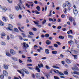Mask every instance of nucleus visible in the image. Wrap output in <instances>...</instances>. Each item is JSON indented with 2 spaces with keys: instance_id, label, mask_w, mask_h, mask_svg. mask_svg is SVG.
I'll return each instance as SVG.
<instances>
[{
  "instance_id": "1",
  "label": "nucleus",
  "mask_w": 79,
  "mask_h": 79,
  "mask_svg": "<svg viewBox=\"0 0 79 79\" xmlns=\"http://www.w3.org/2000/svg\"><path fill=\"white\" fill-rule=\"evenodd\" d=\"M24 72H25V74H29V72H28L27 70L24 69H21L20 71V73L21 75H22V77H24Z\"/></svg>"
},
{
  "instance_id": "2",
  "label": "nucleus",
  "mask_w": 79,
  "mask_h": 79,
  "mask_svg": "<svg viewBox=\"0 0 79 79\" xmlns=\"http://www.w3.org/2000/svg\"><path fill=\"white\" fill-rule=\"evenodd\" d=\"M2 19L4 22H6L8 21V18L5 16H2Z\"/></svg>"
},
{
  "instance_id": "3",
  "label": "nucleus",
  "mask_w": 79,
  "mask_h": 79,
  "mask_svg": "<svg viewBox=\"0 0 79 79\" xmlns=\"http://www.w3.org/2000/svg\"><path fill=\"white\" fill-rule=\"evenodd\" d=\"M8 29L9 30H10V31H13V29H13V25L11 24H9L8 25Z\"/></svg>"
},
{
  "instance_id": "4",
  "label": "nucleus",
  "mask_w": 79,
  "mask_h": 79,
  "mask_svg": "<svg viewBox=\"0 0 79 79\" xmlns=\"http://www.w3.org/2000/svg\"><path fill=\"white\" fill-rule=\"evenodd\" d=\"M23 47L25 48H27V47H29L28 44H26V43H23Z\"/></svg>"
},
{
  "instance_id": "5",
  "label": "nucleus",
  "mask_w": 79,
  "mask_h": 79,
  "mask_svg": "<svg viewBox=\"0 0 79 79\" xmlns=\"http://www.w3.org/2000/svg\"><path fill=\"white\" fill-rule=\"evenodd\" d=\"M10 53L11 55H15L16 54V52L13 49L10 50Z\"/></svg>"
},
{
  "instance_id": "6",
  "label": "nucleus",
  "mask_w": 79,
  "mask_h": 79,
  "mask_svg": "<svg viewBox=\"0 0 79 79\" xmlns=\"http://www.w3.org/2000/svg\"><path fill=\"white\" fill-rule=\"evenodd\" d=\"M2 10L3 12H6L7 10V9L6 7L4 6L2 7Z\"/></svg>"
},
{
  "instance_id": "7",
  "label": "nucleus",
  "mask_w": 79,
  "mask_h": 79,
  "mask_svg": "<svg viewBox=\"0 0 79 79\" xmlns=\"http://www.w3.org/2000/svg\"><path fill=\"white\" fill-rule=\"evenodd\" d=\"M72 69L73 71H76V70L77 71H79V68L77 67H75L74 68H72Z\"/></svg>"
},
{
  "instance_id": "8",
  "label": "nucleus",
  "mask_w": 79,
  "mask_h": 79,
  "mask_svg": "<svg viewBox=\"0 0 79 79\" xmlns=\"http://www.w3.org/2000/svg\"><path fill=\"white\" fill-rule=\"evenodd\" d=\"M65 61L66 63H68V64H69L71 63V60L68 59H66Z\"/></svg>"
},
{
  "instance_id": "9",
  "label": "nucleus",
  "mask_w": 79,
  "mask_h": 79,
  "mask_svg": "<svg viewBox=\"0 0 79 79\" xmlns=\"http://www.w3.org/2000/svg\"><path fill=\"white\" fill-rule=\"evenodd\" d=\"M3 74L4 76H7L8 75V72L5 70L3 71Z\"/></svg>"
},
{
  "instance_id": "10",
  "label": "nucleus",
  "mask_w": 79,
  "mask_h": 79,
  "mask_svg": "<svg viewBox=\"0 0 79 79\" xmlns=\"http://www.w3.org/2000/svg\"><path fill=\"white\" fill-rule=\"evenodd\" d=\"M73 12L75 15H77V13L78 12H77V10H73Z\"/></svg>"
},
{
  "instance_id": "11",
  "label": "nucleus",
  "mask_w": 79,
  "mask_h": 79,
  "mask_svg": "<svg viewBox=\"0 0 79 79\" xmlns=\"http://www.w3.org/2000/svg\"><path fill=\"white\" fill-rule=\"evenodd\" d=\"M33 22L35 24H36L37 25H39L40 24V23H39V21L38 20H37L36 21H33Z\"/></svg>"
},
{
  "instance_id": "12",
  "label": "nucleus",
  "mask_w": 79,
  "mask_h": 79,
  "mask_svg": "<svg viewBox=\"0 0 79 79\" xmlns=\"http://www.w3.org/2000/svg\"><path fill=\"white\" fill-rule=\"evenodd\" d=\"M27 58H28V59L27 60V61L28 62H30V63H32V60L30 59V58H31V57H27Z\"/></svg>"
},
{
  "instance_id": "13",
  "label": "nucleus",
  "mask_w": 79,
  "mask_h": 79,
  "mask_svg": "<svg viewBox=\"0 0 79 79\" xmlns=\"http://www.w3.org/2000/svg\"><path fill=\"white\" fill-rule=\"evenodd\" d=\"M4 25L5 23H4L3 22H2L1 20H0V26H3Z\"/></svg>"
},
{
  "instance_id": "14",
  "label": "nucleus",
  "mask_w": 79,
  "mask_h": 79,
  "mask_svg": "<svg viewBox=\"0 0 79 79\" xmlns=\"http://www.w3.org/2000/svg\"><path fill=\"white\" fill-rule=\"evenodd\" d=\"M38 67L40 68H41V67L42 68H43L44 67L43 64H38Z\"/></svg>"
},
{
  "instance_id": "15",
  "label": "nucleus",
  "mask_w": 79,
  "mask_h": 79,
  "mask_svg": "<svg viewBox=\"0 0 79 79\" xmlns=\"http://www.w3.org/2000/svg\"><path fill=\"white\" fill-rule=\"evenodd\" d=\"M72 74H77L79 75V72L77 71H74L73 73H72Z\"/></svg>"
},
{
  "instance_id": "16",
  "label": "nucleus",
  "mask_w": 79,
  "mask_h": 79,
  "mask_svg": "<svg viewBox=\"0 0 79 79\" xmlns=\"http://www.w3.org/2000/svg\"><path fill=\"white\" fill-rule=\"evenodd\" d=\"M46 44L47 45H50V44H51V42L49 40H47L46 41Z\"/></svg>"
},
{
  "instance_id": "17",
  "label": "nucleus",
  "mask_w": 79,
  "mask_h": 79,
  "mask_svg": "<svg viewBox=\"0 0 79 79\" xmlns=\"http://www.w3.org/2000/svg\"><path fill=\"white\" fill-rule=\"evenodd\" d=\"M45 52L46 54H49V53H50V51H49V50L48 49L46 50Z\"/></svg>"
},
{
  "instance_id": "18",
  "label": "nucleus",
  "mask_w": 79,
  "mask_h": 79,
  "mask_svg": "<svg viewBox=\"0 0 79 79\" xmlns=\"http://www.w3.org/2000/svg\"><path fill=\"white\" fill-rule=\"evenodd\" d=\"M58 75H59V76H64V73L59 72V73H58Z\"/></svg>"
},
{
  "instance_id": "19",
  "label": "nucleus",
  "mask_w": 79,
  "mask_h": 79,
  "mask_svg": "<svg viewBox=\"0 0 79 79\" xmlns=\"http://www.w3.org/2000/svg\"><path fill=\"white\" fill-rule=\"evenodd\" d=\"M4 68L5 69H7L8 68V66L6 65V64H4L3 65Z\"/></svg>"
},
{
  "instance_id": "20",
  "label": "nucleus",
  "mask_w": 79,
  "mask_h": 79,
  "mask_svg": "<svg viewBox=\"0 0 79 79\" xmlns=\"http://www.w3.org/2000/svg\"><path fill=\"white\" fill-rule=\"evenodd\" d=\"M36 69L38 73H40V69H39V67H38V66L36 67Z\"/></svg>"
},
{
  "instance_id": "21",
  "label": "nucleus",
  "mask_w": 79,
  "mask_h": 79,
  "mask_svg": "<svg viewBox=\"0 0 79 79\" xmlns=\"http://www.w3.org/2000/svg\"><path fill=\"white\" fill-rule=\"evenodd\" d=\"M6 55L7 56H11V55L8 52H6Z\"/></svg>"
},
{
  "instance_id": "22",
  "label": "nucleus",
  "mask_w": 79,
  "mask_h": 79,
  "mask_svg": "<svg viewBox=\"0 0 79 79\" xmlns=\"http://www.w3.org/2000/svg\"><path fill=\"white\" fill-rule=\"evenodd\" d=\"M9 16L10 17V19H13V15L11 14H10L9 15Z\"/></svg>"
},
{
  "instance_id": "23",
  "label": "nucleus",
  "mask_w": 79,
  "mask_h": 79,
  "mask_svg": "<svg viewBox=\"0 0 79 79\" xmlns=\"http://www.w3.org/2000/svg\"><path fill=\"white\" fill-rule=\"evenodd\" d=\"M36 77H37V78H39L40 76V74H39L38 73H37L35 74Z\"/></svg>"
},
{
  "instance_id": "24",
  "label": "nucleus",
  "mask_w": 79,
  "mask_h": 79,
  "mask_svg": "<svg viewBox=\"0 0 79 79\" xmlns=\"http://www.w3.org/2000/svg\"><path fill=\"white\" fill-rule=\"evenodd\" d=\"M36 9L39 11H40V6H38L36 7Z\"/></svg>"
},
{
  "instance_id": "25",
  "label": "nucleus",
  "mask_w": 79,
  "mask_h": 79,
  "mask_svg": "<svg viewBox=\"0 0 79 79\" xmlns=\"http://www.w3.org/2000/svg\"><path fill=\"white\" fill-rule=\"evenodd\" d=\"M66 3V4L68 6H69L71 5V4L69 2H68L67 1Z\"/></svg>"
},
{
  "instance_id": "26",
  "label": "nucleus",
  "mask_w": 79,
  "mask_h": 79,
  "mask_svg": "<svg viewBox=\"0 0 79 79\" xmlns=\"http://www.w3.org/2000/svg\"><path fill=\"white\" fill-rule=\"evenodd\" d=\"M68 44H71V45H72V44H73V41L72 40H70V41L68 42Z\"/></svg>"
},
{
  "instance_id": "27",
  "label": "nucleus",
  "mask_w": 79,
  "mask_h": 79,
  "mask_svg": "<svg viewBox=\"0 0 79 79\" xmlns=\"http://www.w3.org/2000/svg\"><path fill=\"white\" fill-rule=\"evenodd\" d=\"M14 29L15 32H19V31L17 28H14Z\"/></svg>"
},
{
  "instance_id": "28",
  "label": "nucleus",
  "mask_w": 79,
  "mask_h": 79,
  "mask_svg": "<svg viewBox=\"0 0 79 79\" xmlns=\"http://www.w3.org/2000/svg\"><path fill=\"white\" fill-rule=\"evenodd\" d=\"M52 54H57V51H53L52 52Z\"/></svg>"
},
{
  "instance_id": "29",
  "label": "nucleus",
  "mask_w": 79,
  "mask_h": 79,
  "mask_svg": "<svg viewBox=\"0 0 79 79\" xmlns=\"http://www.w3.org/2000/svg\"><path fill=\"white\" fill-rule=\"evenodd\" d=\"M53 71L55 73H56L58 75V73H59V71L58 70H56V71L55 70H53Z\"/></svg>"
},
{
  "instance_id": "30",
  "label": "nucleus",
  "mask_w": 79,
  "mask_h": 79,
  "mask_svg": "<svg viewBox=\"0 0 79 79\" xmlns=\"http://www.w3.org/2000/svg\"><path fill=\"white\" fill-rule=\"evenodd\" d=\"M10 37L11 39H15V37L14 36V35H13L12 34L10 35Z\"/></svg>"
},
{
  "instance_id": "31",
  "label": "nucleus",
  "mask_w": 79,
  "mask_h": 79,
  "mask_svg": "<svg viewBox=\"0 0 79 79\" xmlns=\"http://www.w3.org/2000/svg\"><path fill=\"white\" fill-rule=\"evenodd\" d=\"M73 56L74 58V59H75V60H76V59H77V56L76 55H73Z\"/></svg>"
},
{
  "instance_id": "32",
  "label": "nucleus",
  "mask_w": 79,
  "mask_h": 79,
  "mask_svg": "<svg viewBox=\"0 0 79 79\" xmlns=\"http://www.w3.org/2000/svg\"><path fill=\"white\" fill-rule=\"evenodd\" d=\"M49 36L50 35L48 34H47L45 35V37L46 38H48V37H49Z\"/></svg>"
},
{
  "instance_id": "33",
  "label": "nucleus",
  "mask_w": 79,
  "mask_h": 79,
  "mask_svg": "<svg viewBox=\"0 0 79 79\" xmlns=\"http://www.w3.org/2000/svg\"><path fill=\"white\" fill-rule=\"evenodd\" d=\"M64 74H66L67 75H68V72L67 71H64Z\"/></svg>"
},
{
  "instance_id": "34",
  "label": "nucleus",
  "mask_w": 79,
  "mask_h": 79,
  "mask_svg": "<svg viewBox=\"0 0 79 79\" xmlns=\"http://www.w3.org/2000/svg\"><path fill=\"white\" fill-rule=\"evenodd\" d=\"M15 9L16 10H17V11H18V10H19V7H18V6H15Z\"/></svg>"
},
{
  "instance_id": "35",
  "label": "nucleus",
  "mask_w": 79,
  "mask_h": 79,
  "mask_svg": "<svg viewBox=\"0 0 79 79\" xmlns=\"http://www.w3.org/2000/svg\"><path fill=\"white\" fill-rule=\"evenodd\" d=\"M59 39H62V40H63V39H64V37L62 36H61V35L59 36Z\"/></svg>"
},
{
  "instance_id": "36",
  "label": "nucleus",
  "mask_w": 79,
  "mask_h": 79,
  "mask_svg": "<svg viewBox=\"0 0 79 79\" xmlns=\"http://www.w3.org/2000/svg\"><path fill=\"white\" fill-rule=\"evenodd\" d=\"M1 44V45H6V43H5V42H2Z\"/></svg>"
},
{
  "instance_id": "37",
  "label": "nucleus",
  "mask_w": 79,
  "mask_h": 79,
  "mask_svg": "<svg viewBox=\"0 0 79 79\" xmlns=\"http://www.w3.org/2000/svg\"><path fill=\"white\" fill-rule=\"evenodd\" d=\"M7 1L9 3H12L13 0H7Z\"/></svg>"
},
{
  "instance_id": "38",
  "label": "nucleus",
  "mask_w": 79,
  "mask_h": 79,
  "mask_svg": "<svg viewBox=\"0 0 79 79\" xmlns=\"http://www.w3.org/2000/svg\"><path fill=\"white\" fill-rule=\"evenodd\" d=\"M1 79H3L4 78V76L3 75H1L0 76Z\"/></svg>"
},
{
  "instance_id": "39",
  "label": "nucleus",
  "mask_w": 79,
  "mask_h": 79,
  "mask_svg": "<svg viewBox=\"0 0 79 79\" xmlns=\"http://www.w3.org/2000/svg\"><path fill=\"white\" fill-rule=\"evenodd\" d=\"M21 34L23 37H26V35H25L24 33H22Z\"/></svg>"
},
{
  "instance_id": "40",
  "label": "nucleus",
  "mask_w": 79,
  "mask_h": 79,
  "mask_svg": "<svg viewBox=\"0 0 79 79\" xmlns=\"http://www.w3.org/2000/svg\"><path fill=\"white\" fill-rule=\"evenodd\" d=\"M30 35H34V34L32 32L29 31V32Z\"/></svg>"
},
{
  "instance_id": "41",
  "label": "nucleus",
  "mask_w": 79,
  "mask_h": 79,
  "mask_svg": "<svg viewBox=\"0 0 79 79\" xmlns=\"http://www.w3.org/2000/svg\"><path fill=\"white\" fill-rule=\"evenodd\" d=\"M54 46L55 47H56V48L58 47V45L57 44H54Z\"/></svg>"
},
{
  "instance_id": "42",
  "label": "nucleus",
  "mask_w": 79,
  "mask_h": 79,
  "mask_svg": "<svg viewBox=\"0 0 79 79\" xmlns=\"http://www.w3.org/2000/svg\"><path fill=\"white\" fill-rule=\"evenodd\" d=\"M70 32H71V33L73 34V31H72V30H70L69 31H68L67 32V34H69Z\"/></svg>"
},
{
  "instance_id": "43",
  "label": "nucleus",
  "mask_w": 79,
  "mask_h": 79,
  "mask_svg": "<svg viewBox=\"0 0 79 79\" xmlns=\"http://www.w3.org/2000/svg\"><path fill=\"white\" fill-rule=\"evenodd\" d=\"M46 68L47 69H50V67H49V66H48V65L46 66Z\"/></svg>"
},
{
  "instance_id": "44",
  "label": "nucleus",
  "mask_w": 79,
  "mask_h": 79,
  "mask_svg": "<svg viewBox=\"0 0 79 79\" xmlns=\"http://www.w3.org/2000/svg\"><path fill=\"white\" fill-rule=\"evenodd\" d=\"M64 13H67V9L65 8L64 10Z\"/></svg>"
},
{
  "instance_id": "45",
  "label": "nucleus",
  "mask_w": 79,
  "mask_h": 79,
  "mask_svg": "<svg viewBox=\"0 0 79 79\" xmlns=\"http://www.w3.org/2000/svg\"><path fill=\"white\" fill-rule=\"evenodd\" d=\"M6 34L4 33H1V35L2 36H5Z\"/></svg>"
},
{
  "instance_id": "46",
  "label": "nucleus",
  "mask_w": 79,
  "mask_h": 79,
  "mask_svg": "<svg viewBox=\"0 0 79 79\" xmlns=\"http://www.w3.org/2000/svg\"><path fill=\"white\" fill-rule=\"evenodd\" d=\"M11 58L12 60H15V61L16 60V57H11Z\"/></svg>"
},
{
  "instance_id": "47",
  "label": "nucleus",
  "mask_w": 79,
  "mask_h": 79,
  "mask_svg": "<svg viewBox=\"0 0 79 79\" xmlns=\"http://www.w3.org/2000/svg\"><path fill=\"white\" fill-rule=\"evenodd\" d=\"M69 19L70 21H71V22L73 21V19H72V18L71 17H69Z\"/></svg>"
},
{
  "instance_id": "48",
  "label": "nucleus",
  "mask_w": 79,
  "mask_h": 79,
  "mask_svg": "<svg viewBox=\"0 0 79 79\" xmlns=\"http://www.w3.org/2000/svg\"><path fill=\"white\" fill-rule=\"evenodd\" d=\"M35 13L36 14V15H39V14H40V12H38V11H37V10H35Z\"/></svg>"
},
{
  "instance_id": "49",
  "label": "nucleus",
  "mask_w": 79,
  "mask_h": 79,
  "mask_svg": "<svg viewBox=\"0 0 79 79\" xmlns=\"http://www.w3.org/2000/svg\"><path fill=\"white\" fill-rule=\"evenodd\" d=\"M46 20H44L42 22V23L43 24H44L45 23H46Z\"/></svg>"
},
{
  "instance_id": "50",
  "label": "nucleus",
  "mask_w": 79,
  "mask_h": 79,
  "mask_svg": "<svg viewBox=\"0 0 79 79\" xmlns=\"http://www.w3.org/2000/svg\"><path fill=\"white\" fill-rule=\"evenodd\" d=\"M33 30L34 31H36L37 30V28L35 27H33Z\"/></svg>"
},
{
  "instance_id": "51",
  "label": "nucleus",
  "mask_w": 79,
  "mask_h": 79,
  "mask_svg": "<svg viewBox=\"0 0 79 79\" xmlns=\"http://www.w3.org/2000/svg\"><path fill=\"white\" fill-rule=\"evenodd\" d=\"M68 38H70L73 37V36L70 35H68Z\"/></svg>"
},
{
  "instance_id": "52",
  "label": "nucleus",
  "mask_w": 79,
  "mask_h": 79,
  "mask_svg": "<svg viewBox=\"0 0 79 79\" xmlns=\"http://www.w3.org/2000/svg\"><path fill=\"white\" fill-rule=\"evenodd\" d=\"M53 22H55L56 21V19H55V18H53Z\"/></svg>"
},
{
  "instance_id": "53",
  "label": "nucleus",
  "mask_w": 79,
  "mask_h": 79,
  "mask_svg": "<svg viewBox=\"0 0 79 79\" xmlns=\"http://www.w3.org/2000/svg\"><path fill=\"white\" fill-rule=\"evenodd\" d=\"M66 4H64L63 6V8H65V7L66 6Z\"/></svg>"
},
{
  "instance_id": "54",
  "label": "nucleus",
  "mask_w": 79,
  "mask_h": 79,
  "mask_svg": "<svg viewBox=\"0 0 79 79\" xmlns=\"http://www.w3.org/2000/svg\"><path fill=\"white\" fill-rule=\"evenodd\" d=\"M73 77H76V78H77V79H79V77L77 76H76V75H75V76L73 75Z\"/></svg>"
},
{
  "instance_id": "55",
  "label": "nucleus",
  "mask_w": 79,
  "mask_h": 79,
  "mask_svg": "<svg viewBox=\"0 0 79 79\" xmlns=\"http://www.w3.org/2000/svg\"><path fill=\"white\" fill-rule=\"evenodd\" d=\"M54 78L55 79H59V77H58L54 76Z\"/></svg>"
},
{
  "instance_id": "56",
  "label": "nucleus",
  "mask_w": 79,
  "mask_h": 79,
  "mask_svg": "<svg viewBox=\"0 0 79 79\" xmlns=\"http://www.w3.org/2000/svg\"><path fill=\"white\" fill-rule=\"evenodd\" d=\"M29 69H31V70H33V69H34V68H32V67H29L28 68Z\"/></svg>"
},
{
  "instance_id": "57",
  "label": "nucleus",
  "mask_w": 79,
  "mask_h": 79,
  "mask_svg": "<svg viewBox=\"0 0 79 79\" xmlns=\"http://www.w3.org/2000/svg\"><path fill=\"white\" fill-rule=\"evenodd\" d=\"M53 19L50 18L49 19V21H52L53 22Z\"/></svg>"
},
{
  "instance_id": "58",
  "label": "nucleus",
  "mask_w": 79,
  "mask_h": 79,
  "mask_svg": "<svg viewBox=\"0 0 79 79\" xmlns=\"http://www.w3.org/2000/svg\"><path fill=\"white\" fill-rule=\"evenodd\" d=\"M52 68H58V67H57L55 66V65H53L52 66Z\"/></svg>"
},
{
  "instance_id": "59",
  "label": "nucleus",
  "mask_w": 79,
  "mask_h": 79,
  "mask_svg": "<svg viewBox=\"0 0 79 79\" xmlns=\"http://www.w3.org/2000/svg\"><path fill=\"white\" fill-rule=\"evenodd\" d=\"M61 63L62 64H65L64 62V61H61Z\"/></svg>"
},
{
  "instance_id": "60",
  "label": "nucleus",
  "mask_w": 79,
  "mask_h": 79,
  "mask_svg": "<svg viewBox=\"0 0 79 79\" xmlns=\"http://www.w3.org/2000/svg\"><path fill=\"white\" fill-rule=\"evenodd\" d=\"M52 7L53 8H54V7H55V5H54V3H53V2H52Z\"/></svg>"
},
{
  "instance_id": "61",
  "label": "nucleus",
  "mask_w": 79,
  "mask_h": 79,
  "mask_svg": "<svg viewBox=\"0 0 79 79\" xmlns=\"http://www.w3.org/2000/svg\"><path fill=\"white\" fill-rule=\"evenodd\" d=\"M48 47L50 49H52V48H53V46H49Z\"/></svg>"
},
{
  "instance_id": "62",
  "label": "nucleus",
  "mask_w": 79,
  "mask_h": 79,
  "mask_svg": "<svg viewBox=\"0 0 79 79\" xmlns=\"http://www.w3.org/2000/svg\"><path fill=\"white\" fill-rule=\"evenodd\" d=\"M20 31L21 32H23V33H24L25 32L24 31L22 30L21 29H20Z\"/></svg>"
},
{
  "instance_id": "63",
  "label": "nucleus",
  "mask_w": 79,
  "mask_h": 79,
  "mask_svg": "<svg viewBox=\"0 0 79 79\" xmlns=\"http://www.w3.org/2000/svg\"><path fill=\"white\" fill-rule=\"evenodd\" d=\"M26 6H27V7L28 8H30V5H28V4H27L26 5Z\"/></svg>"
},
{
  "instance_id": "64",
  "label": "nucleus",
  "mask_w": 79,
  "mask_h": 79,
  "mask_svg": "<svg viewBox=\"0 0 79 79\" xmlns=\"http://www.w3.org/2000/svg\"><path fill=\"white\" fill-rule=\"evenodd\" d=\"M36 48H37V46L36 45H35L34 46V48H35V49H37Z\"/></svg>"
}]
</instances>
